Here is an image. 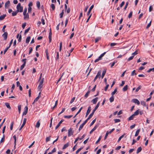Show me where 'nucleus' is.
Segmentation results:
<instances>
[{
	"instance_id": "nucleus-1",
	"label": "nucleus",
	"mask_w": 154,
	"mask_h": 154,
	"mask_svg": "<svg viewBox=\"0 0 154 154\" xmlns=\"http://www.w3.org/2000/svg\"><path fill=\"white\" fill-rule=\"evenodd\" d=\"M17 10L19 11V12H21L23 11V8L21 6V4L19 3L17 6Z\"/></svg>"
},
{
	"instance_id": "nucleus-2",
	"label": "nucleus",
	"mask_w": 154,
	"mask_h": 154,
	"mask_svg": "<svg viewBox=\"0 0 154 154\" xmlns=\"http://www.w3.org/2000/svg\"><path fill=\"white\" fill-rule=\"evenodd\" d=\"M101 70H99L97 75L95 77L94 80H93V82H95V81L98 78H99V79H100V77H101Z\"/></svg>"
},
{
	"instance_id": "nucleus-3",
	"label": "nucleus",
	"mask_w": 154,
	"mask_h": 154,
	"mask_svg": "<svg viewBox=\"0 0 154 154\" xmlns=\"http://www.w3.org/2000/svg\"><path fill=\"white\" fill-rule=\"evenodd\" d=\"M114 130H115V128H113L110 131H107L106 132V133L105 134V136L104 137V140H105L106 139L109 134H111Z\"/></svg>"
},
{
	"instance_id": "nucleus-4",
	"label": "nucleus",
	"mask_w": 154,
	"mask_h": 154,
	"mask_svg": "<svg viewBox=\"0 0 154 154\" xmlns=\"http://www.w3.org/2000/svg\"><path fill=\"white\" fill-rule=\"evenodd\" d=\"M131 102L135 103L137 104L138 105H139L140 104V102L139 100L137 99H133L132 100Z\"/></svg>"
},
{
	"instance_id": "nucleus-5",
	"label": "nucleus",
	"mask_w": 154,
	"mask_h": 154,
	"mask_svg": "<svg viewBox=\"0 0 154 154\" xmlns=\"http://www.w3.org/2000/svg\"><path fill=\"white\" fill-rule=\"evenodd\" d=\"M26 119L24 118V120L23 121V123L22 125H21V126L20 128H19V130H20L22 129V128L23 127V126H24V125H25V124L26 123Z\"/></svg>"
},
{
	"instance_id": "nucleus-6",
	"label": "nucleus",
	"mask_w": 154,
	"mask_h": 154,
	"mask_svg": "<svg viewBox=\"0 0 154 154\" xmlns=\"http://www.w3.org/2000/svg\"><path fill=\"white\" fill-rule=\"evenodd\" d=\"M94 7V5H92L91 6V7H90L89 10L88 11L87 13V16H89V15H90L91 10Z\"/></svg>"
},
{
	"instance_id": "nucleus-7",
	"label": "nucleus",
	"mask_w": 154,
	"mask_h": 154,
	"mask_svg": "<svg viewBox=\"0 0 154 154\" xmlns=\"http://www.w3.org/2000/svg\"><path fill=\"white\" fill-rule=\"evenodd\" d=\"M28 110V108L27 106H26L24 108V110L23 113V116L27 114Z\"/></svg>"
},
{
	"instance_id": "nucleus-8",
	"label": "nucleus",
	"mask_w": 154,
	"mask_h": 154,
	"mask_svg": "<svg viewBox=\"0 0 154 154\" xmlns=\"http://www.w3.org/2000/svg\"><path fill=\"white\" fill-rule=\"evenodd\" d=\"M73 134V132L72 131V129L71 128H69L68 130V136L70 137Z\"/></svg>"
},
{
	"instance_id": "nucleus-9",
	"label": "nucleus",
	"mask_w": 154,
	"mask_h": 154,
	"mask_svg": "<svg viewBox=\"0 0 154 154\" xmlns=\"http://www.w3.org/2000/svg\"><path fill=\"white\" fill-rule=\"evenodd\" d=\"M85 137V135L84 134L81 138L78 137L77 138L75 139V140L74 141V143H75L76 142H77L79 140H82Z\"/></svg>"
},
{
	"instance_id": "nucleus-10",
	"label": "nucleus",
	"mask_w": 154,
	"mask_h": 154,
	"mask_svg": "<svg viewBox=\"0 0 154 154\" xmlns=\"http://www.w3.org/2000/svg\"><path fill=\"white\" fill-rule=\"evenodd\" d=\"M8 33L7 32H4V33L2 35V36L4 38V39L5 40L7 39L8 37Z\"/></svg>"
},
{
	"instance_id": "nucleus-11",
	"label": "nucleus",
	"mask_w": 154,
	"mask_h": 154,
	"mask_svg": "<svg viewBox=\"0 0 154 154\" xmlns=\"http://www.w3.org/2000/svg\"><path fill=\"white\" fill-rule=\"evenodd\" d=\"M63 121L64 120L63 119H62L61 120V121L59 122L57 125L55 127L56 129H57L58 128V127L60 126V124L62 123Z\"/></svg>"
},
{
	"instance_id": "nucleus-12",
	"label": "nucleus",
	"mask_w": 154,
	"mask_h": 154,
	"mask_svg": "<svg viewBox=\"0 0 154 154\" xmlns=\"http://www.w3.org/2000/svg\"><path fill=\"white\" fill-rule=\"evenodd\" d=\"M98 99V98L97 97H96L94 99H93L91 102H93L94 104H95L96 103L97 101V100Z\"/></svg>"
},
{
	"instance_id": "nucleus-13",
	"label": "nucleus",
	"mask_w": 154,
	"mask_h": 154,
	"mask_svg": "<svg viewBox=\"0 0 154 154\" xmlns=\"http://www.w3.org/2000/svg\"><path fill=\"white\" fill-rule=\"evenodd\" d=\"M100 105V102H99L97 104V105L95 107V108L93 110L92 112H94L97 109L99 106Z\"/></svg>"
},
{
	"instance_id": "nucleus-14",
	"label": "nucleus",
	"mask_w": 154,
	"mask_h": 154,
	"mask_svg": "<svg viewBox=\"0 0 154 154\" xmlns=\"http://www.w3.org/2000/svg\"><path fill=\"white\" fill-rule=\"evenodd\" d=\"M42 86H43V84H41L39 83V85L38 86V90L39 91H42L41 89H42Z\"/></svg>"
},
{
	"instance_id": "nucleus-15",
	"label": "nucleus",
	"mask_w": 154,
	"mask_h": 154,
	"mask_svg": "<svg viewBox=\"0 0 154 154\" xmlns=\"http://www.w3.org/2000/svg\"><path fill=\"white\" fill-rule=\"evenodd\" d=\"M98 126L97 125H95L94 127L91 130L90 132V134H91L96 129Z\"/></svg>"
},
{
	"instance_id": "nucleus-16",
	"label": "nucleus",
	"mask_w": 154,
	"mask_h": 154,
	"mask_svg": "<svg viewBox=\"0 0 154 154\" xmlns=\"http://www.w3.org/2000/svg\"><path fill=\"white\" fill-rule=\"evenodd\" d=\"M140 109H138V110H136L135 112H134V113L133 114V115L134 116H137V115H138V114H139V112H140Z\"/></svg>"
},
{
	"instance_id": "nucleus-17",
	"label": "nucleus",
	"mask_w": 154,
	"mask_h": 154,
	"mask_svg": "<svg viewBox=\"0 0 154 154\" xmlns=\"http://www.w3.org/2000/svg\"><path fill=\"white\" fill-rule=\"evenodd\" d=\"M10 4V2L9 1H8L5 4V8H8Z\"/></svg>"
},
{
	"instance_id": "nucleus-18",
	"label": "nucleus",
	"mask_w": 154,
	"mask_h": 154,
	"mask_svg": "<svg viewBox=\"0 0 154 154\" xmlns=\"http://www.w3.org/2000/svg\"><path fill=\"white\" fill-rule=\"evenodd\" d=\"M128 86L127 85H126L122 89V90L123 91H126L128 89Z\"/></svg>"
},
{
	"instance_id": "nucleus-19",
	"label": "nucleus",
	"mask_w": 154,
	"mask_h": 154,
	"mask_svg": "<svg viewBox=\"0 0 154 154\" xmlns=\"http://www.w3.org/2000/svg\"><path fill=\"white\" fill-rule=\"evenodd\" d=\"M19 12V11L17 10V11H13L12 13V16H14L17 15V13Z\"/></svg>"
},
{
	"instance_id": "nucleus-20",
	"label": "nucleus",
	"mask_w": 154,
	"mask_h": 154,
	"mask_svg": "<svg viewBox=\"0 0 154 154\" xmlns=\"http://www.w3.org/2000/svg\"><path fill=\"white\" fill-rule=\"evenodd\" d=\"M69 146V143H68L65 144L64 145V146L62 148V149H65L67 147Z\"/></svg>"
},
{
	"instance_id": "nucleus-21",
	"label": "nucleus",
	"mask_w": 154,
	"mask_h": 154,
	"mask_svg": "<svg viewBox=\"0 0 154 154\" xmlns=\"http://www.w3.org/2000/svg\"><path fill=\"white\" fill-rule=\"evenodd\" d=\"M134 116L133 114L131 116H130L128 119V121H130L133 120L134 117Z\"/></svg>"
},
{
	"instance_id": "nucleus-22",
	"label": "nucleus",
	"mask_w": 154,
	"mask_h": 154,
	"mask_svg": "<svg viewBox=\"0 0 154 154\" xmlns=\"http://www.w3.org/2000/svg\"><path fill=\"white\" fill-rule=\"evenodd\" d=\"M51 37H52V32H49V41L50 42L51 41Z\"/></svg>"
},
{
	"instance_id": "nucleus-23",
	"label": "nucleus",
	"mask_w": 154,
	"mask_h": 154,
	"mask_svg": "<svg viewBox=\"0 0 154 154\" xmlns=\"http://www.w3.org/2000/svg\"><path fill=\"white\" fill-rule=\"evenodd\" d=\"M45 53H46V57H47V59L48 60H49V53H48V50L47 49H46L45 51Z\"/></svg>"
},
{
	"instance_id": "nucleus-24",
	"label": "nucleus",
	"mask_w": 154,
	"mask_h": 154,
	"mask_svg": "<svg viewBox=\"0 0 154 154\" xmlns=\"http://www.w3.org/2000/svg\"><path fill=\"white\" fill-rule=\"evenodd\" d=\"M106 72V69H105L103 71L102 75H101L102 79H103V78Z\"/></svg>"
},
{
	"instance_id": "nucleus-25",
	"label": "nucleus",
	"mask_w": 154,
	"mask_h": 154,
	"mask_svg": "<svg viewBox=\"0 0 154 154\" xmlns=\"http://www.w3.org/2000/svg\"><path fill=\"white\" fill-rule=\"evenodd\" d=\"M5 106L7 107V108L9 109H11V107L10 105V104L8 103H5Z\"/></svg>"
},
{
	"instance_id": "nucleus-26",
	"label": "nucleus",
	"mask_w": 154,
	"mask_h": 154,
	"mask_svg": "<svg viewBox=\"0 0 154 154\" xmlns=\"http://www.w3.org/2000/svg\"><path fill=\"white\" fill-rule=\"evenodd\" d=\"M6 16V15L5 14L1 15L0 16V20H3L5 18Z\"/></svg>"
},
{
	"instance_id": "nucleus-27",
	"label": "nucleus",
	"mask_w": 154,
	"mask_h": 154,
	"mask_svg": "<svg viewBox=\"0 0 154 154\" xmlns=\"http://www.w3.org/2000/svg\"><path fill=\"white\" fill-rule=\"evenodd\" d=\"M30 39V36H28L26 38V43L28 44L29 42Z\"/></svg>"
},
{
	"instance_id": "nucleus-28",
	"label": "nucleus",
	"mask_w": 154,
	"mask_h": 154,
	"mask_svg": "<svg viewBox=\"0 0 154 154\" xmlns=\"http://www.w3.org/2000/svg\"><path fill=\"white\" fill-rule=\"evenodd\" d=\"M23 15L24 16V19L25 20L26 19L29 18V15L28 14H26Z\"/></svg>"
},
{
	"instance_id": "nucleus-29",
	"label": "nucleus",
	"mask_w": 154,
	"mask_h": 154,
	"mask_svg": "<svg viewBox=\"0 0 154 154\" xmlns=\"http://www.w3.org/2000/svg\"><path fill=\"white\" fill-rule=\"evenodd\" d=\"M142 148H141V147H138L137 149V152H136V153H137L138 154V153L139 152H141V151L142 150Z\"/></svg>"
},
{
	"instance_id": "nucleus-30",
	"label": "nucleus",
	"mask_w": 154,
	"mask_h": 154,
	"mask_svg": "<svg viewBox=\"0 0 154 154\" xmlns=\"http://www.w3.org/2000/svg\"><path fill=\"white\" fill-rule=\"evenodd\" d=\"M106 52H104L103 53L101 54L100 56L98 57L101 60L102 59V57L104 56V55L106 54Z\"/></svg>"
},
{
	"instance_id": "nucleus-31",
	"label": "nucleus",
	"mask_w": 154,
	"mask_h": 154,
	"mask_svg": "<svg viewBox=\"0 0 154 154\" xmlns=\"http://www.w3.org/2000/svg\"><path fill=\"white\" fill-rule=\"evenodd\" d=\"M117 61H114L112 63H110V64H111V68L114 65L115 63H117Z\"/></svg>"
},
{
	"instance_id": "nucleus-32",
	"label": "nucleus",
	"mask_w": 154,
	"mask_h": 154,
	"mask_svg": "<svg viewBox=\"0 0 154 154\" xmlns=\"http://www.w3.org/2000/svg\"><path fill=\"white\" fill-rule=\"evenodd\" d=\"M114 97L113 96H112L109 99L110 102L112 103L114 100Z\"/></svg>"
},
{
	"instance_id": "nucleus-33",
	"label": "nucleus",
	"mask_w": 154,
	"mask_h": 154,
	"mask_svg": "<svg viewBox=\"0 0 154 154\" xmlns=\"http://www.w3.org/2000/svg\"><path fill=\"white\" fill-rule=\"evenodd\" d=\"M91 110V107L90 106H89L88 107V110L87 111V112L86 113L87 114H89V113L90 112Z\"/></svg>"
},
{
	"instance_id": "nucleus-34",
	"label": "nucleus",
	"mask_w": 154,
	"mask_h": 154,
	"mask_svg": "<svg viewBox=\"0 0 154 154\" xmlns=\"http://www.w3.org/2000/svg\"><path fill=\"white\" fill-rule=\"evenodd\" d=\"M140 131V129L137 130V131H136L135 133V136L136 137L139 134V133Z\"/></svg>"
},
{
	"instance_id": "nucleus-35",
	"label": "nucleus",
	"mask_w": 154,
	"mask_h": 154,
	"mask_svg": "<svg viewBox=\"0 0 154 154\" xmlns=\"http://www.w3.org/2000/svg\"><path fill=\"white\" fill-rule=\"evenodd\" d=\"M141 104L142 105H143L144 106H146V102L143 100H142L140 102Z\"/></svg>"
},
{
	"instance_id": "nucleus-36",
	"label": "nucleus",
	"mask_w": 154,
	"mask_h": 154,
	"mask_svg": "<svg viewBox=\"0 0 154 154\" xmlns=\"http://www.w3.org/2000/svg\"><path fill=\"white\" fill-rule=\"evenodd\" d=\"M40 125V124L39 122V121H38L36 123V124L35 125V127L38 128L39 127Z\"/></svg>"
},
{
	"instance_id": "nucleus-37",
	"label": "nucleus",
	"mask_w": 154,
	"mask_h": 154,
	"mask_svg": "<svg viewBox=\"0 0 154 154\" xmlns=\"http://www.w3.org/2000/svg\"><path fill=\"white\" fill-rule=\"evenodd\" d=\"M101 39L100 37H97L95 39V43L97 42Z\"/></svg>"
},
{
	"instance_id": "nucleus-38",
	"label": "nucleus",
	"mask_w": 154,
	"mask_h": 154,
	"mask_svg": "<svg viewBox=\"0 0 154 154\" xmlns=\"http://www.w3.org/2000/svg\"><path fill=\"white\" fill-rule=\"evenodd\" d=\"M13 137L14 140V146H16V140H17L16 136V135H14L13 136Z\"/></svg>"
},
{
	"instance_id": "nucleus-39",
	"label": "nucleus",
	"mask_w": 154,
	"mask_h": 154,
	"mask_svg": "<svg viewBox=\"0 0 154 154\" xmlns=\"http://www.w3.org/2000/svg\"><path fill=\"white\" fill-rule=\"evenodd\" d=\"M117 88H116L115 89L114 91L113 92H112V93H111V94L112 96H113L114 94H115L116 93V92L117 91Z\"/></svg>"
},
{
	"instance_id": "nucleus-40",
	"label": "nucleus",
	"mask_w": 154,
	"mask_h": 154,
	"mask_svg": "<svg viewBox=\"0 0 154 154\" xmlns=\"http://www.w3.org/2000/svg\"><path fill=\"white\" fill-rule=\"evenodd\" d=\"M72 116V115L64 116V117L65 118L70 119Z\"/></svg>"
},
{
	"instance_id": "nucleus-41",
	"label": "nucleus",
	"mask_w": 154,
	"mask_h": 154,
	"mask_svg": "<svg viewBox=\"0 0 154 154\" xmlns=\"http://www.w3.org/2000/svg\"><path fill=\"white\" fill-rule=\"evenodd\" d=\"M82 107H81L80 108V109H79V111H78V112H77V113L76 114V115L74 116V118L75 117L79 112H80L81 111V110H82Z\"/></svg>"
},
{
	"instance_id": "nucleus-42",
	"label": "nucleus",
	"mask_w": 154,
	"mask_h": 154,
	"mask_svg": "<svg viewBox=\"0 0 154 154\" xmlns=\"http://www.w3.org/2000/svg\"><path fill=\"white\" fill-rule=\"evenodd\" d=\"M64 14V10H63L62 11V12L60 14V18H62Z\"/></svg>"
},
{
	"instance_id": "nucleus-43",
	"label": "nucleus",
	"mask_w": 154,
	"mask_h": 154,
	"mask_svg": "<svg viewBox=\"0 0 154 154\" xmlns=\"http://www.w3.org/2000/svg\"><path fill=\"white\" fill-rule=\"evenodd\" d=\"M152 71L153 72L154 71V67L153 68L149 69L147 71V72H150Z\"/></svg>"
},
{
	"instance_id": "nucleus-44",
	"label": "nucleus",
	"mask_w": 154,
	"mask_h": 154,
	"mask_svg": "<svg viewBox=\"0 0 154 154\" xmlns=\"http://www.w3.org/2000/svg\"><path fill=\"white\" fill-rule=\"evenodd\" d=\"M141 88V86L140 85H139L136 89L135 90L136 92H137Z\"/></svg>"
},
{
	"instance_id": "nucleus-45",
	"label": "nucleus",
	"mask_w": 154,
	"mask_h": 154,
	"mask_svg": "<svg viewBox=\"0 0 154 154\" xmlns=\"http://www.w3.org/2000/svg\"><path fill=\"white\" fill-rule=\"evenodd\" d=\"M30 29V27H29L27 29H26L25 31L24 32V34L26 35V34L29 31V30Z\"/></svg>"
},
{
	"instance_id": "nucleus-46",
	"label": "nucleus",
	"mask_w": 154,
	"mask_h": 154,
	"mask_svg": "<svg viewBox=\"0 0 154 154\" xmlns=\"http://www.w3.org/2000/svg\"><path fill=\"white\" fill-rule=\"evenodd\" d=\"M90 91H87V93L85 95V98H87L88 97V94L90 93Z\"/></svg>"
},
{
	"instance_id": "nucleus-47",
	"label": "nucleus",
	"mask_w": 154,
	"mask_h": 154,
	"mask_svg": "<svg viewBox=\"0 0 154 154\" xmlns=\"http://www.w3.org/2000/svg\"><path fill=\"white\" fill-rule=\"evenodd\" d=\"M13 125H14V122H12L11 123L10 127V129L11 130H12Z\"/></svg>"
},
{
	"instance_id": "nucleus-48",
	"label": "nucleus",
	"mask_w": 154,
	"mask_h": 154,
	"mask_svg": "<svg viewBox=\"0 0 154 154\" xmlns=\"http://www.w3.org/2000/svg\"><path fill=\"white\" fill-rule=\"evenodd\" d=\"M36 5L37 7L39 8L40 6V3L39 2L37 1L36 2Z\"/></svg>"
},
{
	"instance_id": "nucleus-49",
	"label": "nucleus",
	"mask_w": 154,
	"mask_h": 154,
	"mask_svg": "<svg viewBox=\"0 0 154 154\" xmlns=\"http://www.w3.org/2000/svg\"><path fill=\"white\" fill-rule=\"evenodd\" d=\"M84 125V124H82L80 125L79 128V131H80Z\"/></svg>"
},
{
	"instance_id": "nucleus-50",
	"label": "nucleus",
	"mask_w": 154,
	"mask_h": 154,
	"mask_svg": "<svg viewBox=\"0 0 154 154\" xmlns=\"http://www.w3.org/2000/svg\"><path fill=\"white\" fill-rule=\"evenodd\" d=\"M51 8L52 9V10L54 11L55 9V6L54 4H52L51 6Z\"/></svg>"
},
{
	"instance_id": "nucleus-51",
	"label": "nucleus",
	"mask_w": 154,
	"mask_h": 154,
	"mask_svg": "<svg viewBox=\"0 0 154 154\" xmlns=\"http://www.w3.org/2000/svg\"><path fill=\"white\" fill-rule=\"evenodd\" d=\"M132 14L133 12L132 11H131L128 15V17L129 18H130L132 16Z\"/></svg>"
},
{
	"instance_id": "nucleus-52",
	"label": "nucleus",
	"mask_w": 154,
	"mask_h": 154,
	"mask_svg": "<svg viewBox=\"0 0 154 154\" xmlns=\"http://www.w3.org/2000/svg\"><path fill=\"white\" fill-rule=\"evenodd\" d=\"M4 139H5V135L4 134L3 135V137L2 138V139L0 140V143H1L2 142H3L4 141Z\"/></svg>"
},
{
	"instance_id": "nucleus-53",
	"label": "nucleus",
	"mask_w": 154,
	"mask_h": 154,
	"mask_svg": "<svg viewBox=\"0 0 154 154\" xmlns=\"http://www.w3.org/2000/svg\"><path fill=\"white\" fill-rule=\"evenodd\" d=\"M18 109L19 112L20 113V112L21 109V105H18Z\"/></svg>"
},
{
	"instance_id": "nucleus-54",
	"label": "nucleus",
	"mask_w": 154,
	"mask_h": 154,
	"mask_svg": "<svg viewBox=\"0 0 154 154\" xmlns=\"http://www.w3.org/2000/svg\"><path fill=\"white\" fill-rule=\"evenodd\" d=\"M151 22H152V21L151 20L147 25V26L146 27V29H148L150 26L151 24Z\"/></svg>"
},
{
	"instance_id": "nucleus-55",
	"label": "nucleus",
	"mask_w": 154,
	"mask_h": 154,
	"mask_svg": "<svg viewBox=\"0 0 154 154\" xmlns=\"http://www.w3.org/2000/svg\"><path fill=\"white\" fill-rule=\"evenodd\" d=\"M124 134H123V135H122V136H121L120 137L118 140V142H119L120 141V140H121V139H122V138L124 137Z\"/></svg>"
},
{
	"instance_id": "nucleus-56",
	"label": "nucleus",
	"mask_w": 154,
	"mask_h": 154,
	"mask_svg": "<svg viewBox=\"0 0 154 154\" xmlns=\"http://www.w3.org/2000/svg\"><path fill=\"white\" fill-rule=\"evenodd\" d=\"M75 99V97H73V98H72L71 101H70V104L72 103L74 101V100Z\"/></svg>"
},
{
	"instance_id": "nucleus-57",
	"label": "nucleus",
	"mask_w": 154,
	"mask_h": 154,
	"mask_svg": "<svg viewBox=\"0 0 154 154\" xmlns=\"http://www.w3.org/2000/svg\"><path fill=\"white\" fill-rule=\"evenodd\" d=\"M96 119H94V120H93L92 121V122L90 124V126H91L92 125L94 124V123H95V122L96 121Z\"/></svg>"
},
{
	"instance_id": "nucleus-58",
	"label": "nucleus",
	"mask_w": 154,
	"mask_h": 154,
	"mask_svg": "<svg viewBox=\"0 0 154 154\" xmlns=\"http://www.w3.org/2000/svg\"><path fill=\"white\" fill-rule=\"evenodd\" d=\"M50 136L47 137L46 138V141L48 142L50 140Z\"/></svg>"
},
{
	"instance_id": "nucleus-59",
	"label": "nucleus",
	"mask_w": 154,
	"mask_h": 154,
	"mask_svg": "<svg viewBox=\"0 0 154 154\" xmlns=\"http://www.w3.org/2000/svg\"><path fill=\"white\" fill-rule=\"evenodd\" d=\"M26 65H25V63H23L20 66V70H22L24 67Z\"/></svg>"
},
{
	"instance_id": "nucleus-60",
	"label": "nucleus",
	"mask_w": 154,
	"mask_h": 154,
	"mask_svg": "<svg viewBox=\"0 0 154 154\" xmlns=\"http://www.w3.org/2000/svg\"><path fill=\"white\" fill-rule=\"evenodd\" d=\"M82 147H80V148L76 152V154H77L82 149Z\"/></svg>"
},
{
	"instance_id": "nucleus-61",
	"label": "nucleus",
	"mask_w": 154,
	"mask_h": 154,
	"mask_svg": "<svg viewBox=\"0 0 154 154\" xmlns=\"http://www.w3.org/2000/svg\"><path fill=\"white\" fill-rule=\"evenodd\" d=\"M114 121H115V122L116 123L120 122V120L119 119H116L114 120Z\"/></svg>"
},
{
	"instance_id": "nucleus-62",
	"label": "nucleus",
	"mask_w": 154,
	"mask_h": 154,
	"mask_svg": "<svg viewBox=\"0 0 154 154\" xmlns=\"http://www.w3.org/2000/svg\"><path fill=\"white\" fill-rule=\"evenodd\" d=\"M43 17H42V18L41 19V21L43 25H44L45 24V20L43 18Z\"/></svg>"
},
{
	"instance_id": "nucleus-63",
	"label": "nucleus",
	"mask_w": 154,
	"mask_h": 154,
	"mask_svg": "<svg viewBox=\"0 0 154 154\" xmlns=\"http://www.w3.org/2000/svg\"><path fill=\"white\" fill-rule=\"evenodd\" d=\"M138 52H137V51H135L132 54V55H133V56H134H134L136 55V54H138Z\"/></svg>"
},
{
	"instance_id": "nucleus-64",
	"label": "nucleus",
	"mask_w": 154,
	"mask_h": 154,
	"mask_svg": "<svg viewBox=\"0 0 154 154\" xmlns=\"http://www.w3.org/2000/svg\"><path fill=\"white\" fill-rule=\"evenodd\" d=\"M125 3V2L124 1H123L121 3L120 5V7L121 8H122V7L124 5Z\"/></svg>"
}]
</instances>
